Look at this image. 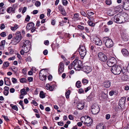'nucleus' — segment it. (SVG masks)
Instances as JSON below:
<instances>
[{"label": "nucleus", "mask_w": 129, "mask_h": 129, "mask_svg": "<svg viewBox=\"0 0 129 129\" xmlns=\"http://www.w3.org/2000/svg\"><path fill=\"white\" fill-rule=\"evenodd\" d=\"M21 32L17 31L15 34H13L12 39L11 40L10 44H11L14 45L17 44L21 40Z\"/></svg>", "instance_id": "f257e3e1"}, {"label": "nucleus", "mask_w": 129, "mask_h": 129, "mask_svg": "<svg viewBox=\"0 0 129 129\" xmlns=\"http://www.w3.org/2000/svg\"><path fill=\"white\" fill-rule=\"evenodd\" d=\"M111 70L113 74L117 75L121 73L122 70L120 66L115 65L112 67Z\"/></svg>", "instance_id": "f03ea898"}, {"label": "nucleus", "mask_w": 129, "mask_h": 129, "mask_svg": "<svg viewBox=\"0 0 129 129\" xmlns=\"http://www.w3.org/2000/svg\"><path fill=\"white\" fill-rule=\"evenodd\" d=\"M103 41L105 43V45L107 48H110L113 45V43L112 40L108 37H104L103 39Z\"/></svg>", "instance_id": "7ed1b4c3"}, {"label": "nucleus", "mask_w": 129, "mask_h": 129, "mask_svg": "<svg viewBox=\"0 0 129 129\" xmlns=\"http://www.w3.org/2000/svg\"><path fill=\"white\" fill-rule=\"evenodd\" d=\"M124 18L122 16L120 15V14H116L115 16L112 17L111 18V20L114 22L119 23H123L124 21L121 20V18Z\"/></svg>", "instance_id": "20e7f679"}, {"label": "nucleus", "mask_w": 129, "mask_h": 129, "mask_svg": "<svg viewBox=\"0 0 129 129\" xmlns=\"http://www.w3.org/2000/svg\"><path fill=\"white\" fill-rule=\"evenodd\" d=\"M91 112L92 114H96L99 113L100 111L99 106L96 104H94L91 107Z\"/></svg>", "instance_id": "39448f33"}, {"label": "nucleus", "mask_w": 129, "mask_h": 129, "mask_svg": "<svg viewBox=\"0 0 129 129\" xmlns=\"http://www.w3.org/2000/svg\"><path fill=\"white\" fill-rule=\"evenodd\" d=\"M116 62L115 58L114 57H112L108 60L107 62V64L109 67H112L114 66Z\"/></svg>", "instance_id": "423d86ee"}, {"label": "nucleus", "mask_w": 129, "mask_h": 129, "mask_svg": "<svg viewBox=\"0 0 129 129\" xmlns=\"http://www.w3.org/2000/svg\"><path fill=\"white\" fill-rule=\"evenodd\" d=\"M98 58L100 61L104 62L107 60V56L102 52H100L98 53Z\"/></svg>", "instance_id": "0eeeda50"}, {"label": "nucleus", "mask_w": 129, "mask_h": 129, "mask_svg": "<svg viewBox=\"0 0 129 129\" xmlns=\"http://www.w3.org/2000/svg\"><path fill=\"white\" fill-rule=\"evenodd\" d=\"M79 48V54L81 57H84L86 54V51L85 47L83 46H81Z\"/></svg>", "instance_id": "6e6552de"}, {"label": "nucleus", "mask_w": 129, "mask_h": 129, "mask_svg": "<svg viewBox=\"0 0 129 129\" xmlns=\"http://www.w3.org/2000/svg\"><path fill=\"white\" fill-rule=\"evenodd\" d=\"M45 71L43 70L40 71L39 74V77L41 80L42 81H45L46 79V76L44 75V73H45Z\"/></svg>", "instance_id": "1a4fd4ad"}, {"label": "nucleus", "mask_w": 129, "mask_h": 129, "mask_svg": "<svg viewBox=\"0 0 129 129\" xmlns=\"http://www.w3.org/2000/svg\"><path fill=\"white\" fill-rule=\"evenodd\" d=\"M25 53H27L30 49V44L29 41H26L25 42Z\"/></svg>", "instance_id": "9d476101"}, {"label": "nucleus", "mask_w": 129, "mask_h": 129, "mask_svg": "<svg viewBox=\"0 0 129 129\" xmlns=\"http://www.w3.org/2000/svg\"><path fill=\"white\" fill-rule=\"evenodd\" d=\"M77 107L79 110L83 109L84 107V102L80 101H78L77 103Z\"/></svg>", "instance_id": "9b49d317"}, {"label": "nucleus", "mask_w": 129, "mask_h": 129, "mask_svg": "<svg viewBox=\"0 0 129 129\" xmlns=\"http://www.w3.org/2000/svg\"><path fill=\"white\" fill-rule=\"evenodd\" d=\"M126 101V98L124 97H123L121 98L119 100V105L121 108H123L125 105Z\"/></svg>", "instance_id": "f8f14e48"}, {"label": "nucleus", "mask_w": 129, "mask_h": 129, "mask_svg": "<svg viewBox=\"0 0 129 129\" xmlns=\"http://www.w3.org/2000/svg\"><path fill=\"white\" fill-rule=\"evenodd\" d=\"M58 72L59 74L63 72L64 70V66L63 63L60 62L58 67Z\"/></svg>", "instance_id": "ddd939ff"}, {"label": "nucleus", "mask_w": 129, "mask_h": 129, "mask_svg": "<svg viewBox=\"0 0 129 129\" xmlns=\"http://www.w3.org/2000/svg\"><path fill=\"white\" fill-rule=\"evenodd\" d=\"M88 126H91L92 123V120L89 117H87L84 122Z\"/></svg>", "instance_id": "4468645a"}, {"label": "nucleus", "mask_w": 129, "mask_h": 129, "mask_svg": "<svg viewBox=\"0 0 129 129\" xmlns=\"http://www.w3.org/2000/svg\"><path fill=\"white\" fill-rule=\"evenodd\" d=\"M35 24L33 22H30L28 23L27 24L26 27V30H29L35 27Z\"/></svg>", "instance_id": "2eb2a0df"}, {"label": "nucleus", "mask_w": 129, "mask_h": 129, "mask_svg": "<svg viewBox=\"0 0 129 129\" xmlns=\"http://www.w3.org/2000/svg\"><path fill=\"white\" fill-rule=\"evenodd\" d=\"M95 44L97 45L101 46L102 44V42L100 39L97 37H95L94 38Z\"/></svg>", "instance_id": "dca6fc26"}, {"label": "nucleus", "mask_w": 129, "mask_h": 129, "mask_svg": "<svg viewBox=\"0 0 129 129\" xmlns=\"http://www.w3.org/2000/svg\"><path fill=\"white\" fill-rule=\"evenodd\" d=\"M83 69L84 72L87 73H89L92 70L91 67L90 66H85L83 67Z\"/></svg>", "instance_id": "f3484780"}, {"label": "nucleus", "mask_w": 129, "mask_h": 129, "mask_svg": "<svg viewBox=\"0 0 129 129\" xmlns=\"http://www.w3.org/2000/svg\"><path fill=\"white\" fill-rule=\"evenodd\" d=\"M46 88L47 90H49L50 91H52L53 90L54 88V85H52L50 86L49 84H46Z\"/></svg>", "instance_id": "a211bd4d"}, {"label": "nucleus", "mask_w": 129, "mask_h": 129, "mask_svg": "<svg viewBox=\"0 0 129 129\" xmlns=\"http://www.w3.org/2000/svg\"><path fill=\"white\" fill-rule=\"evenodd\" d=\"M121 52L123 55L125 56H129V53L127 50L125 49H123L121 50Z\"/></svg>", "instance_id": "6ab92c4d"}, {"label": "nucleus", "mask_w": 129, "mask_h": 129, "mask_svg": "<svg viewBox=\"0 0 129 129\" xmlns=\"http://www.w3.org/2000/svg\"><path fill=\"white\" fill-rule=\"evenodd\" d=\"M103 85L105 87L108 88L110 86L111 82L109 81H106L103 83Z\"/></svg>", "instance_id": "aec40b11"}, {"label": "nucleus", "mask_w": 129, "mask_h": 129, "mask_svg": "<svg viewBox=\"0 0 129 129\" xmlns=\"http://www.w3.org/2000/svg\"><path fill=\"white\" fill-rule=\"evenodd\" d=\"M122 7H123L125 10H129V2H124L123 6H122Z\"/></svg>", "instance_id": "412c9836"}, {"label": "nucleus", "mask_w": 129, "mask_h": 129, "mask_svg": "<svg viewBox=\"0 0 129 129\" xmlns=\"http://www.w3.org/2000/svg\"><path fill=\"white\" fill-rule=\"evenodd\" d=\"M82 65V63L81 61L80 60H78L76 63V64H75L74 67L78 68L81 69L82 68L81 66Z\"/></svg>", "instance_id": "4be33fe9"}, {"label": "nucleus", "mask_w": 129, "mask_h": 129, "mask_svg": "<svg viewBox=\"0 0 129 129\" xmlns=\"http://www.w3.org/2000/svg\"><path fill=\"white\" fill-rule=\"evenodd\" d=\"M123 16L124 18H121V20H122L124 21L123 23H124L125 22H127L128 21V16L127 14L125 13L124 16Z\"/></svg>", "instance_id": "5701e85b"}, {"label": "nucleus", "mask_w": 129, "mask_h": 129, "mask_svg": "<svg viewBox=\"0 0 129 129\" xmlns=\"http://www.w3.org/2000/svg\"><path fill=\"white\" fill-rule=\"evenodd\" d=\"M7 12L8 13H10L12 12V13H14L15 8L12 7H10L8 8L7 9Z\"/></svg>", "instance_id": "b1692460"}, {"label": "nucleus", "mask_w": 129, "mask_h": 129, "mask_svg": "<svg viewBox=\"0 0 129 129\" xmlns=\"http://www.w3.org/2000/svg\"><path fill=\"white\" fill-rule=\"evenodd\" d=\"M5 84L7 85H10L11 83L10 81V79L7 77H5L4 79Z\"/></svg>", "instance_id": "393cba45"}, {"label": "nucleus", "mask_w": 129, "mask_h": 129, "mask_svg": "<svg viewBox=\"0 0 129 129\" xmlns=\"http://www.w3.org/2000/svg\"><path fill=\"white\" fill-rule=\"evenodd\" d=\"M59 9L61 12V13L63 15H66V13L64 8L62 7H59Z\"/></svg>", "instance_id": "a878e982"}, {"label": "nucleus", "mask_w": 129, "mask_h": 129, "mask_svg": "<svg viewBox=\"0 0 129 129\" xmlns=\"http://www.w3.org/2000/svg\"><path fill=\"white\" fill-rule=\"evenodd\" d=\"M21 95L20 96V98L22 99L23 98L24 94V88L21 89L20 90Z\"/></svg>", "instance_id": "bb28decb"}, {"label": "nucleus", "mask_w": 129, "mask_h": 129, "mask_svg": "<svg viewBox=\"0 0 129 129\" xmlns=\"http://www.w3.org/2000/svg\"><path fill=\"white\" fill-rule=\"evenodd\" d=\"M40 97L42 99L44 98L45 97V93L43 91H41L40 93Z\"/></svg>", "instance_id": "cd10ccee"}, {"label": "nucleus", "mask_w": 129, "mask_h": 129, "mask_svg": "<svg viewBox=\"0 0 129 129\" xmlns=\"http://www.w3.org/2000/svg\"><path fill=\"white\" fill-rule=\"evenodd\" d=\"M18 27V26L16 24H15L14 27H11V29L12 30H15Z\"/></svg>", "instance_id": "c85d7f7f"}, {"label": "nucleus", "mask_w": 129, "mask_h": 129, "mask_svg": "<svg viewBox=\"0 0 129 129\" xmlns=\"http://www.w3.org/2000/svg\"><path fill=\"white\" fill-rule=\"evenodd\" d=\"M9 65V63L7 61L3 63V68H5V67H7Z\"/></svg>", "instance_id": "c756f323"}, {"label": "nucleus", "mask_w": 129, "mask_h": 129, "mask_svg": "<svg viewBox=\"0 0 129 129\" xmlns=\"http://www.w3.org/2000/svg\"><path fill=\"white\" fill-rule=\"evenodd\" d=\"M96 129H106L104 125H99L96 126Z\"/></svg>", "instance_id": "7c9ffc66"}, {"label": "nucleus", "mask_w": 129, "mask_h": 129, "mask_svg": "<svg viewBox=\"0 0 129 129\" xmlns=\"http://www.w3.org/2000/svg\"><path fill=\"white\" fill-rule=\"evenodd\" d=\"M76 86L78 88H80L81 86V83L80 81H78L76 84Z\"/></svg>", "instance_id": "2f4dec72"}, {"label": "nucleus", "mask_w": 129, "mask_h": 129, "mask_svg": "<svg viewBox=\"0 0 129 129\" xmlns=\"http://www.w3.org/2000/svg\"><path fill=\"white\" fill-rule=\"evenodd\" d=\"M70 90H69L68 91H67L65 93V95L66 98L67 99H68L69 98V95L70 94Z\"/></svg>", "instance_id": "473e14b6"}, {"label": "nucleus", "mask_w": 129, "mask_h": 129, "mask_svg": "<svg viewBox=\"0 0 129 129\" xmlns=\"http://www.w3.org/2000/svg\"><path fill=\"white\" fill-rule=\"evenodd\" d=\"M88 23L89 25L91 26H93L95 25V24L90 21H88Z\"/></svg>", "instance_id": "72a5a7b5"}, {"label": "nucleus", "mask_w": 129, "mask_h": 129, "mask_svg": "<svg viewBox=\"0 0 129 129\" xmlns=\"http://www.w3.org/2000/svg\"><path fill=\"white\" fill-rule=\"evenodd\" d=\"M62 2L63 5L64 6H66L68 3V2L66 0H62Z\"/></svg>", "instance_id": "f704fd0d"}, {"label": "nucleus", "mask_w": 129, "mask_h": 129, "mask_svg": "<svg viewBox=\"0 0 129 129\" xmlns=\"http://www.w3.org/2000/svg\"><path fill=\"white\" fill-rule=\"evenodd\" d=\"M106 3L108 5H110L112 4V1L111 0H106Z\"/></svg>", "instance_id": "c9c22d12"}, {"label": "nucleus", "mask_w": 129, "mask_h": 129, "mask_svg": "<svg viewBox=\"0 0 129 129\" xmlns=\"http://www.w3.org/2000/svg\"><path fill=\"white\" fill-rule=\"evenodd\" d=\"M108 14L109 16H112L114 15V14L113 12H112L111 11H109L108 12Z\"/></svg>", "instance_id": "e433bc0d"}, {"label": "nucleus", "mask_w": 129, "mask_h": 129, "mask_svg": "<svg viewBox=\"0 0 129 129\" xmlns=\"http://www.w3.org/2000/svg\"><path fill=\"white\" fill-rule=\"evenodd\" d=\"M87 14L89 16H91L93 15L94 14L93 12L90 11H87Z\"/></svg>", "instance_id": "4c0bfd02"}, {"label": "nucleus", "mask_w": 129, "mask_h": 129, "mask_svg": "<svg viewBox=\"0 0 129 129\" xmlns=\"http://www.w3.org/2000/svg\"><path fill=\"white\" fill-rule=\"evenodd\" d=\"M82 82L83 84H87L88 83V81L86 79H83L82 80Z\"/></svg>", "instance_id": "58836bf2"}, {"label": "nucleus", "mask_w": 129, "mask_h": 129, "mask_svg": "<svg viewBox=\"0 0 129 129\" xmlns=\"http://www.w3.org/2000/svg\"><path fill=\"white\" fill-rule=\"evenodd\" d=\"M18 68H17L16 67H13L12 69V70L15 73H16L17 72L18 70Z\"/></svg>", "instance_id": "ea45409f"}, {"label": "nucleus", "mask_w": 129, "mask_h": 129, "mask_svg": "<svg viewBox=\"0 0 129 129\" xmlns=\"http://www.w3.org/2000/svg\"><path fill=\"white\" fill-rule=\"evenodd\" d=\"M12 82L14 84L16 83L17 82V80L15 78H13L12 79Z\"/></svg>", "instance_id": "a19ab883"}, {"label": "nucleus", "mask_w": 129, "mask_h": 129, "mask_svg": "<svg viewBox=\"0 0 129 129\" xmlns=\"http://www.w3.org/2000/svg\"><path fill=\"white\" fill-rule=\"evenodd\" d=\"M30 19V17L28 15L26 16L25 19V20L27 22H28L29 21Z\"/></svg>", "instance_id": "79ce46f5"}, {"label": "nucleus", "mask_w": 129, "mask_h": 129, "mask_svg": "<svg viewBox=\"0 0 129 129\" xmlns=\"http://www.w3.org/2000/svg\"><path fill=\"white\" fill-rule=\"evenodd\" d=\"M27 80L28 82H30L33 81V78L32 77H29L28 78Z\"/></svg>", "instance_id": "37998d69"}, {"label": "nucleus", "mask_w": 129, "mask_h": 129, "mask_svg": "<svg viewBox=\"0 0 129 129\" xmlns=\"http://www.w3.org/2000/svg\"><path fill=\"white\" fill-rule=\"evenodd\" d=\"M41 4L40 2L38 1H37L35 3V5L37 7H38Z\"/></svg>", "instance_id": "c03bdc74"}, {"label": "nucleus", "mask_w": 129, "mask_h": 129, "mask_svg": "<svg viewBox=\"0 0 129 129\" xmlns=\"http://www.w3.org/2000/svg\"><path fill=\"white\" fill-rule=\"evenodd\" d=\"M1 36L3 37H5L6 36V35L5 32H3L0 34Z\"/></svg>", "instance_id": "a18cd8bd"}, {"label": "nucleus", "mask_w": 129, "mask_h": 129, "mask_svg": "<svg viewBox=\"0 0 129 129\" xmlns=\"http://www.w3.org/2000/svg\"><path fill=\"white\" fill-rule=\"evenodd\" d=\"M77 27L79 29L81 30H83L84 28V27L83 26H81L80 25H79L77 26Z\"/></svg>", "instance_id": "49530a36"}, {"label": "nucleus", "mask_w": 129, "mask_h": 129, "mask_svg": "<svg viewBox=\"0 0 129 129\" xmlns=\"http://www.w3.org/2000/svg\"><path fill=\"white\" fill-rule=\"evenodd\" d=\"M80 13L84 17L87 16V14L86 13L83 11H81L80 12Z\"/></svg>", "instance_id": "de8ad7c7"}, {"label": "nucleus", "mask_w": 129, "mask_h": 129, "mask_svg": "<svg viewBox=\"0 0 129 129\" xmlns=\"http://www.w3.org/2000/svg\"><path fill=\"white\" fill-rule=\"evenodd\" d=\"M2 116L4 118L5 120L6 121H9V120L7 116L4 115H3Z\"/></svg>", "instance_id": "09e8293b"}, {"label": "nucleus", "mask_w": 129, "mask_h": 129, "mask_svg": "<svg viewBox=\"0 0 129 129\" xmlns=\"http://www.w3.org/2000/svg\"><path fill=\"white\" fill-rule=\"evenodd\" d=\"M31 123L34 125H35L38 123V121L36 120H33L31 122Z\"/></svg>", "instance_id": "8fccbe9b"}, {"label": "nucleus", "mask_w": 129, "mask_h": 129, "mask_svg": "<svg viewBox=\"0 0 129 129\" xmlns=\"http://www.w3.org/2000/svg\"><path fill=\"white\" fill-rule=\"evenodd\" d=\"M9 93V91H8L7 90H4V94L5 95H7Z\"/></svg>", "instance_id": "3c124183"}, {"label": "nucleus", "mask_w": 129, "mask_h": 129, "mask_svg": "<svg viewBox=\"0 0 129 129\" xmlns=\"http://www.w3.org/2000/svg\"><path fill=\"white\" fill-rule=\"evenodd\" d=\"M78 61V60L77 59H75L72 62V65H73V66L74 67V66L75 65V64H76V62H77V61Z\"/></svg>", "instance_id": "603ef678"}, {"label": "nucleus", "mask_w": 129, "mask_h": 129, "mask_svg": "<svg viewBox=\"0 0 129 129\" xmlns=\"http://www.w3.org/2000/svg\"><path fill=\"white\" fill-rule=\"evenodd\" d=\"M13 109L16 110V111L18 110V108L17 106L16 105H14L12 107Z\"/></svg>", "instance_id": "864d4df0"}, {"label": "nucleus", "mask_w": 129, "mask_h": 129, "mask_svg": "<svg viewBox=\"0 0 129 129\" xmlns=\"http://www.w3.org/2000/svg\"><path fill=\"white\" fill-rule=\"evenodd\" d=\"M78 92L80 94L83 93L84 92V90L83 89L81 88L79 89Z\"/></svg>", "instance_id": "5fc2aeb1"}, {"label": "nucleus", "mask_w": 129, "mask_h": 129, "mask_svg": "<svg viewBox=\"0 0 129 129\" xmlns=\"http://www.w3.org/2000/svg\"><path fill=\"white\" fill-rule=\"evenodd\" d=\"M23 104V101L21 100H20V102H19V104L21 106L22 108H23V109H24V106L22 104Z\"/></svg>", "instance_id": "6e6d98bb"}, {"label": "nucleus", "mask_w": 129, "mask_h": 129, "mask_svg": "<svg viewBox=\"0 0 129 129\" xmlns=\"http://www.w3.org/2000/svg\"><path fill=\"white\" fill-rule=\"evenodd\" d=\"M110 115L109 114H107L106 115V119L108 120L110 118Z\"/></svg>", "instance_id": "4d7b16f0"}, {"label": "nucleus", "mask_w": 129, "mask_h": 129, "mask_svg": "<svg viewBox=\"0 0 129 129\" xmlns=\"http://www.w3.org/2000/svg\"><path fill=\"white\" fill-rule=\"evenodd\" d=\"M5 27V25L4 24H2L0 26V28L1 30L4 29Z\"/></svg>", "instance_id": "13d9d810"}, {"label": "nucleus", "mask_w": 129, "mask_h": 129, "mask_svg": "<svg viewBox=\"0 0 129 129\" xmlns=\"http://www.w3.org/2000/svg\"><path fill=\"white\" fill-rule=\"evenodd\" d=\"M4 10L3 7L0 8V14H3Z\"/></svg>", "instance_id": "bf43d9fd"}, {"label": "nucleus", "mask_w": 129, "mask_h": 129, "mask_svg": "<svg viewBox=\"0 0 129 129\" xmlns=\"http://www.w3.org/2000/svg\"><path fill=\"white\" fill-rule=\"evenodd\" d=\"M43 54L45 55H46L48 53V51L47 49L45 50L43 52Z\"/></svg>", "instance_id": "052dcab7"}, {"label": "nucleus", "mask_w": 129, "mask_h": 129, "mask_svg": "<svg viewBox=\"0 0 129 129\" xmlns=\"http://www.w3.org/2000/svg\"><path fill=\"white\" fill-rule=\"evenodd\" d=\"M13 36L11 34H10L8 36V39L10 40L13 37Z\"/></svg>", "instance_id": "680f3d73"}, {"label": "nucleus", "mask_w": 129, "mask_h": 129, "mask_svg": "<svg viewBox=\"0 0 129 129\" xmlns=\"http://www.w3.org/2000/svg\"><path fill=\"white\" fill-rule=\"evenodd\" d=\"M25 60L26 61H30L31 60V58L29 56L25 59Z\"/></svg>", "instance_id": "e2e57ef3"}, {"label": "nucleus", "mask_w": 129, "mask_h": 129, "mask_svg": "<svg viewBox=\"0 0 129 129\" xmlns=\"http://www.w3.org/2000/svg\"><path fill=\"white\" fill-rule=\"evenodd\" d=\"M58 125L61 126H62L64 125V124L63 122L61 121L58 122Z\"/></svg>", "instance_id": "0e129e2a"}, {"label": "nucleus", "mask_w": 129, "mask_h": 129, "mask_svg": "<svg viewBox=\"0 0 129 129\" xmlns=\"http://www.w3.org/2000/svg\"><path fill=\"white\" fill-rule=\"evenodd\" d=\"M79 17L78 14L77 13H76L74 14V18H78Z\"/></svg>", "instance_id": "69168bd1"}, {"label": "nucleus", "mask_w": 129, "mask_h": 129, "mask_svg": "<svg viewBox=\"0 0 129 129\" xmlns=\"http://www.w3.org/2000/svg\"><path fill=\"white\" fill-rule=\"evenodd\" d=\"M36 29V27H35L33 28L32 29H31V33H33L35 31Z\"/></svg>", "instance_id": "338daca9"}, {"label": "nucleus", "mask_w": 129, "mask_h": 129, "mask_svg": "<svg viewBox=\"0 0 129 129\" xmlns=\"http://www.w3.org/2000/svg\"><path fill=\"white\" fill-rule=\"evenodd\" d=\"M45 16L44 15V14H41L40 16V18L41 19H43Z\"/></svg>", "instance_id": "774afa93"}]
</instances>
